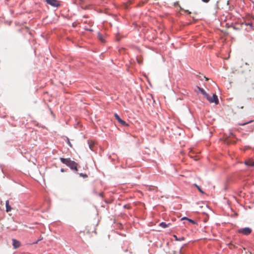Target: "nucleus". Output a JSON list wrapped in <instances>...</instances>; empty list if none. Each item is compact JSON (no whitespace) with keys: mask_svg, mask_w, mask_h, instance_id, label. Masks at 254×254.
<instances>
[{"mask_svg":"<svg viewBox=\"0 0 254 254\" xmlns=\"http://www.w3.org/2000/svg\"><path fill=\"white\" fill-rule=\"evenodd\" d=\"M60 160L63 163L66 164L71 169L77 170V164L74 161L71 160L69 158H61Z\"/></svg>","mask_w":254,"mask_h":254,"instance_id":"nucleus-1","label":"nucleus"},{"mask_svg":"<svg viewBox=\"0 0 254 254\" xmlns=\"http://www.w3.org/2000/svg\"><path fill=\"white\" fill-rule=\"evenodd\" d=\"M252 232V230L249 227L243 228L238 230L239 233L243 234L245 235H248Z\"/></svg>","mask_w":254,"mask_h":254,"instance_id":"nucleus-2","label":"nucleus"},{"mask_svg":"<svg viewBox=\"0 0 254 254\" xmlns=\"http://www.w3.org/2000/svg\"><path fill=\"white\" fill-rule=\"evenodd\" d=\"M194 92L197 94H202L203 95H208L205 90L198 86H196L194 88Z\"/></svg>","mask_w":254,"mask_h":254,"instance_id":"nucleus-3","label":"nucleus"},{"mask_svg":"<svg viewBox=\"0 0 254 254\" xmlns=\"http://www.w3.org/2000/svg\"><path fill=\"white\" fill-rule=\"evenodd\" d=\"M206 99L211 103H214L215 104H218L219 100L217 98L218 96H205Z\"/></svg>","mask_w":254,"mask_h":254,"instance_id":"nucleus-4","label":"nucleus"},{"mask_svg":"<svg viewBox=\"0 0 254 254\" xmlns=\"http://www.w3.org/2000/svg\"><path fill=\"white\" fill-rule=\"evenodd\" d=\"M114 116L116 118V119L121 124H122L123 126H128V125L126 123L125 121H123L121 119V118L119 117V116L117 114H115L114 115Z\"/></svg>","mask_w":254,"mask_h":254,"instance_id":"nucleus-5","label":"nucleus"},{"mask_svg":"<svg viewBox=\"0 0 254 254\" xmlns=\"http://www.w3.org/2000/svg\"><path fill=\"white\" fill-rule=\"evenodd\" d=\"M46 2L48 4L54 6H57L59 5V2L56 0H46Z\"/></svg>","mask_w":254,"mask_h":254,"instance_id":"nucleus-6","label":"nucleus"},{"mask_svg":"<svg viewBox=\"0 0 254 254\" xmlns=\"http://www.w3.org/2000/svg\"><path fill=\"white\" fill-rule=\"evenodd\" d=\"M12 245L14 249H17L20 247V243L18 241L15 239H12Z\"/></svg>","mask_w":254,"mask_h":254,"instance_id":"nucleus-7","label":"nucleus"},{"mask_svg":"<svg viewBox=\"0 0 254 254\" xmlns=\"http://www.w3.org/2000/svg\"><path fill=\"white\" fill-rule=\"evenodd\" d=\"M6 211L7 212H10L12 210V208L9 205V201L6 200L5 202Z\"/></svg>","mask_w":254,"mask_h":254,"instance_id":"nucleus-8","label":"nucleus"},{"mask_svg":"<svg viewBox=\"0 0 254 254\" xmlns=\"http://www.w3.org/2000/svg\"><path fill=\"white\" fill-rule=\"evenodd\" d=\"M245 164L249 166H254V161L251 160L245 161Z\"/></svg>","mask_w":254,"mask_h":254,"instance_id":"nucleus-9","label":"nucleus"},{"mask_svg":"<svg viewBox=\"0 0 254 254\" xmlns=\"http://www.w3.org/2000/svg\"><path fill=\"white\" fill-rule=\"evenodd\" d=\"M88 144L90 149L91 150H94V142L92 140H89L88 141Z\"/></svg>","mask_w":254,"mask_h":254,"instance_id":"nucleus-10","label":"nucleus"},{"mask_svg":"<svg viewBox=\"0 0 254 254\" xmlns=\"http://www.w3.org/2000/svg\"><path fill=\"white\" fill-rule=\"evenodd\" d=\"M98 39L99 40L102 42V43H105L106 41L105 40V39L104 38L103 35L100 34V33H98Z\"/></svg>","mask_w":254,"mask_h":254,"instance_id":"nucleus-11","label":"nucleus"},{"mask_svg":"<svg viewBox=\"0 0 254 254\" xmlns=\"http://www.w3.org/2000/svg\"><path fill=\"white\" fill-rule=\"evenodd\" d=\"M169 225H170V223L169 224H166V223L165 222H162L161 223H160L159 224V226H160L161 227H163V228H167Z\"/></svg>","mask_w":254,"mask_h":254,"instance_id":"nucleus-12","label":"nucleus"},{"mask_svg":"<svg viewBox=\"0 0 254 254\" xmlns=\"http://www.w3.org/2000/svg\"><path fill=\"white\" fill-rule=\"evenodd\" d=\"M182 220H187L189 221L190 222H191V223H193V224H194V223H195V222H194L193 220H191V219H189V218H187V217H183V218L182 219Z\"/></svg>","mask_w":254,"mask_h":254,"instance_id":"nucleus-13","label":"nucleus"},{"mask_svg":"<svg viewBox=\"0 0 254 254\" xmlns=\"http://www.w3.org/2000/svg\"><path fill=\"white\" fill-rule=\"evenodd\" d=\"M195 186H196V187L197 188L198 190L202 193H203L204 192L202 191V190L201 189V188L197 185H195Z\"/></svg>","mask_w":254,"mask_h":254,"instance_id":"nucleus-14","label":"nucleus"},{"mask_svg":"<svg viewBox=\"0 0 254 254\" xmlns=\"http://www.w3.org/2000/svg\"><path fill=\"white\" fill-rule=\"evenodd\" d=\"M79 175H80V176L84 178H86L88 177L87 175H86L85 174L80 173V174H79Z\"/></svg>","mask_w":254,"mask_h":254,"instance_id":"nucleus-15","label":"nucleus"},{"mask_svg":"<svg viewBox=\"0 0 254 254\" xmlns=\"http://www.w3.org/2000/svg\"><path fill=\"white\" fill-rule=\"evenodd\" d=\"M253 122V121H249V122H247V123H244V124H240V125H241V126H244V125H247V124H249V123H251V122Z\"/></svg>","mask_w":254,"mask_h":254,"instance_id":"nucleus-16","label":"nucleus"},{"mask_svg":"<svg viewBox=\"0 0 254 254\" xmlns=\"http://www.w3.org/2000/svg\"><path fill=\"white\" fill-rule=\"evenodd\" d=\"M67 143L68 144V145L71 147H72V145L69 141V139L68 138H67Z\"/></svg>","mask_w":254,"mask_h":254,"instance_id":"nucleus-17","label":"nucleus"},{"mask_svg":"<svg viewBox=\"0 0 254 254\" xmlns=\"http://www.w3.org/2000/svg\"><path fill=\"white\" fill-rule=\"evenodd\" d=\"M210 0H202V1L204 2H205V3H207L208 2H209Z\"/></svg>","mask_w":254,"mask_h":254,"instance_id":"nucleus-18","label":"nucleus"},{"mask_svg":"<svg viewBox=\"0 0 254 254\" xmlns=\"http://www.w3.org/2000/svg\"><path fill=\"white\" fill-rule=\"evenodd\" d=\"M138 60V62L139 63V64H141L142 61L141 60Z\"/></svg>","mask_w":254,"mask_h":254,"instance_id":"nucleus-19","label":"nucleus"},{"mask_svg":"<svg viewBox=\"0 0 254 254\" xmlns=\"http://www.w3.org/2000/svg\"><path fill=\"white\" fill-rule=\"evenodd\" d=\"M248 25H250V26H252L253 24H252V23H248Z\"/></svg>","mask_w":254,"mask_h":254,"instance_id":"nucleus-20","label":"nucleus"},{"mask_svg":"<svg viewBox=\"0 0 254 254\" xmlns=\"http://www.w3.org/2000/svg\"><path fill=\"white\" fill-rule=\"evenodd\" d=\"M40 240H41V239L38 240L37 241H36L35 243H34V244H37V243H38V242L39 241H40Z\"/></svg>","mask_w":254,"mask_h":254,"instance_id":"nucleus-21","label":"nucleus"},{"mask_svg":"<svg viewBox=\"0 0 254 254\" xmlns=\"http://www.w3.org/2000/svg\"><path fill=\"white\" fill-rule=\"evenodd\" d=\"M151 97L152 99L154 101V98H153V96H151Z\"/></svg>","mask_w":254,"mask_h":254,"instance_id":"nucleus-22","label":"nucleus"},{"mask_svg":"<svg viewBox=\"0 0 254 254\" xmlns=\"http://www.w3.org/2000/svg\"><path fill=\"white\" fill-rule=\"evenodd\" d=\"M204 77L205 78L206 80H208V79L207 77H206L205 76Z\"/></svg>","mask_w":254,"mask_h":254,"instance_id":"nucleus-23","label":"nucleus"},{"mask_svg":"<svg viewBox=\"0 0 254 254\" xmlns=\"http://www.w3.org/2000/svg\"><path fill=\"white\" fill-rule=\"evenodd\" d=\"M61 171H62V172H64V169H61Z\"/></svg>","mask_w":254,"mask_h":254,"instance_id":"nucleus-24","label":"nucleus"},{"mask_svg":"<svg viewBox=\"0 0 254 254\" xmlns=\"http://www.w3.org/2000/svg\"><path fill=\"white\" fill-rule=\"evenodd\" d=\"M79 0L81 1V2H83V0Z\"/></svg>","mask_w":254,"mask_h":254,"instance_id":"nucleus-25","label":"nucleus"},{"mask_svg":"<svg viewBox=\"0 0 254 254\" xmlns=\"http://www.w3.org/2000/svg\"><path fill=\"white\" fill-rule=\"evenodd\" d=\"M213 95L215 96L216 94H213Z\"/></svg>","mask_w":254,"mask_h":254,"instance_id":"nucleus-26","label":"nucleus"},{"mask_svg":"<svg viewBox=\"0 0 254 254\" xmlns=\"http://www.w3.org/2000/svg\"><path fill=\"white\" fill-rule=\"evenodd\" d=\"M174 254H176V253H175V252H174Z\"/></svg>","mask_w":254,"mask_h":254,"instance_id":"nucleus-27","label":"nucleus"}]
</instances>
